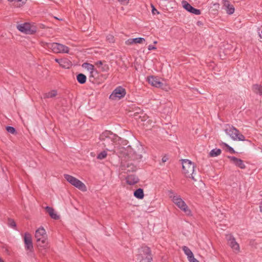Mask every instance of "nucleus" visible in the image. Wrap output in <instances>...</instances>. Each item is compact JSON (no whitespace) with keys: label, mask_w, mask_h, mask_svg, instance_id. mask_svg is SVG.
Listing matches in <instances>:
<instances>
[{"label":"nucleus","mask_w":262,"mask_h":262,"mask_svg":"<svg viewBox=\"0 0 262 262\" xmlns=\"http://www.w3.org/2000/svg\"><path fill=\"white\" fill-rule=\"evenodd\" d=\"M103 64V63L101 61H98L95 62V65L97 66L98 68H100Z\"/></svg>","instance_id":"40"},{"label":"nucleus","mask_w":262,"mask_h":262,"mask_svg":"<svg viewBox=\"0 0 262 262\" xmlns=\"http://www.w3.org/2000/svg\"><path fill=\"white\" fill-rule=\"evenodd\" d=\"M97 74V73H96V72H90V75H89L90 80H91L92 78L94 79V77H95V75Z\"/></svg>","instance_id":"39"},{"label":"nucleus","mask_w":262,"mask_h":262,"mask_svg":"<svg viewBox=\"0 0 262 262\" xmlns=\"http://www.w3.org/2000/svg\"><path fill=\"white\" fill-rule=\"evenodd\" d=\"M41 45L46 49L51 50L54 53H68L69 48L67 46L57 42H41Z\"/></svg>","instance_id":"2"},{"label":"nucleus","mask_w":262,"mask_h":262,"mask_svg":"<svg viewBox=\"0 0 262 262\" xmlns=\"http://www.w3.org/2000/svg\"><path fill=\"white\" fill-rule=\"evenodd\" d=\"M168 197L178 208L184 212L187 215H191V211L181 195L175 192L172 190L167 191Z\"/></svg>","instance_id":"1"},{"label":"nucleus","mask_w":262,"mask_h":262,"mask_svg":"<svg viewBox=\"0 0 262 262\" xmlns=\"http://www.w3.org/2000/svg\"><path fill=\"white\" fill-rule=\"evenodd\" d=\"M0 262H4L1 258H0Z\"/></svg>","instance_id":"50"},{"label":"nucleus","mask_w":262,"mask_h":262,"mask_svg":"<svg viewBox=\"0 0 262 262\" xmlns=\"http://www.w3.org/2000/svg\"><path fill=\"white\" fill-rule=\"evenodd\" d=\"M224 144H225V145L226 147H228V150H229V151L230 152L232 153V154H234V153H235V150H234V149H233L232 147H231L229 146L228 144H226V143H224Z\"/></svg>","instance_id":"36"},{"label":"nucleus","mask_w":262,"mask_h":262,"mask_svg":"<svg viewBox=\"0 0 262 262\" xmlns=\"http://www.w3.org/2000/svg\"><path fill=\"white\" fill-rule=\"evenodd\" d=\"M55 61L57 62L60 67L64 68H69L70 65L69 61L67 59H57L56 58Z\"/></svg>","instance_id":"19"},{"label":"nucleus","mask_w":262,"mask_h":262,"mask_svg":"<svg viewBox=\"0 0 262 262\" xmlns=\"http://www.w3.org/2000/svg\"><path fill=\"white\" fill-rule=\"evenodd\" d=\"M106 156L107 152L106 151L104 150L98 155L97 158L99 160H102L105 159L106 157Z\"/></svg>","instance_id":"30"},{"label":"nucleus","mask_w":262,"mask_h":262,"mask_svg":"<svg viewBox=\"0 0 262 262\" xmlns=\"http://www.w3.org/2000/svg\"><path fill=\"white\" fill-rule=\"evenodd\" d=\"M260 211H262L261 207H260Z\"/></svg>","instance_id":"51"},{"label":"nucleus","mask_w":262,"mask_h":262,"mask_svg":"<svg viewBox=\"0 0 262 262\" xmlns=\"http://www.w3.org/2000/svg\"><path fill=\"white\" fill-rule=\"evenodd\" d=\"M82 67L83 68L86 69L88 71L90 72H96V73H97V70L95 69L94 66L89 63L84 62L82 64Z\"/></svg>","instance_id":"21"},{"label":"nucleus","mask_w":262,"mask_h":262,"mask_svg":"<svg viewBox=\"0 0 262 262\" xmlns=\"http://www.w3.org/2000/svg\"><path fill=\"white\" fill-rule=\"evenodd\" d=\"M63 176L68 182L79 190L83 191L86 190V187L84 184L77 178L68 174H64Z\"/></svg>","instance_id":"6"},{"label":"nucleus","mask_w":262,"mask_h":262,"mask_svg":"<svg viewBox=\"0 0 262 262\" xmlns=\"http://www.w3.org/2000/svg\"><path fill=\"white\" fill-rule=\"evenodd\" d=\"M126 183L129 185H134L139 182L138 178L135 174L128 175L126 178Z\"/></svg>","instance_id":"17"},{"label":"nucleus","mask_w":262,"mask_h":262,"mask_svg":"<svg viewBox=\"0 0 262 262\" xmlns=\"http://www.w3.org/2000/svg\"><path fill=\"white\" fill-rule=\"evenodd\" d=\"M78 82L80 84H84L86 82V77L83 74H79L76 76Z\"/></svg>","instance_id":"24"},{"label":"nucleus","mask_w":262,"mask_h":262,"mask_svg":"<svg viewBox=\"0 0 262 262\" xmlns=\"http://www.w3.org/2000/svg\"><path fill=\"white\" fill-rule=\"evenodd\" d=\"M25 248L26 251L32 253L33 252V246L32 243V238L31 234L26 232L24 234V237Z\"/></svg>","instance_id":"9"},{"label":"nucleus","mask_w":262,"mask_h":262,"mask_svg":"<svg viewBox=\"0 0 262 262\" xmlns=\"http://www.w3.org/2000/svg\"><path fill=\"white\" fill-rule=\"evenodd\" d=\"M228 158L236 166L241 169H245L246 168V166L242 160L233 156H228Z\"/></svg>","instance_id":"14"},{"label":"nucleus","mask_w":262,"mask_h":262,"mask_svg":"<svg viewBox=\"0 0 262 262\" xmlns=\"http://www.w3.org/2000/svg\"><path fill=\"white\" fill-rule=\"evenodd\" d=\"M133 41L135 43H143L145 41V40L144 38L138 37L133 38Z\"/></svg>","instance_id":"31"},{"label":"nucleus","mask_w":262,"mask_h":262,"mask_svg":"<svg viewBox=\"0 0 262 262\" xmlns=\"http://www.w3.org/2000/svg\"><path fill=\"white\" fill-rule=\"evenodd\" d=\"M6 130L8 132L11 134H14L15 133V129L12 126H7Z\"/></svg>","instance_id":"34"},{"label":"nucleus","mask_w":262,"mask_h":262,"mask_svg":"<svg viewBox=\"0 0 262 262\" xmlns=\"http://www.w3.org/2000/svg\"><path fill=\"white\" fill-rule=\"evenodd\" d=\"M252 90L255 93L262 95V85L258 84H253Z\"/></svg>","instance_id":"22"},{"label":"nucleus","mask_w":262,"mask_h":262,"mask_svg":"<svg viewBox=\"0 0 262 262\" xmlns=\"http://www.w3.org/2000/svg\"><path fill=\"white\" fill-rule=\"evenodd\" d=\"M182 5L183 8H185L188 12L195 15H200L201 14L200 10L194 8L187 2L185 1H183Z\"/></svg>","instance_id":"13"},{"label":"nucleus","mask_w":262,"mask_h":262,"mask_svg":"<svg viewBox=\"0 0 262 262\" xmlns=\"http://www.w3.org/2000/svg\"><path fill=\"white\" fill-rule=\"evenodd\" d=\"M228 244L235 253H238L240 251L239 244L236 242L235 238L231 235L228 234L226 236Z\"/></svg>","instance_id":"10"},{"label":"nucleus","mask_w":262,"mask_h":262,"mask_svg":"<svg viewBox=\"0 0 262 262\" xmlns=\"http://www.w3.org/2000/svg\"><path fill=\"white\" fill-rule=\"evenodd\" d=\"M106 149L107 150H110V151H111V150H113L111 147H110V148H106Z\"/></svg>","instance_id":"47"},{"label":"nucleus","mask_w":262,"mask_h":262,"mask_svg":"<svg viewBox=\"0 0 262 262\" xmlns=\"http://www.w3.org/2000/svg\"><path fill=\"white\" fill-rule=\"evenodd\" d=\"M157 42H157V41H154V44H157Z\"/></svg>","instance_id":"49"},{"label":"nucleus","mask_w":262,"mask_h":262,"mask_svg":"<svg viewBox=\"0 0 262 262\" xmlns=\"http://www.w3.org/2000/svg\"><path fill=\"white\" fill-rule=\"evenodd\" d=\"M183 172L184 175L187 177L191 178L193 181H196L194 176V164L190 160L188 159L182 160Z\"/></svg>","instance_id":"4"},{"label":"nucleus","mask_w":262,"mask_h":262,"mask_svg":"<svg viewBox=\"0 0 262 262\" xmlns=\"http://www.w3.org/2000/svg\"><path fill=\"white\" fill-rule=\"evenodd\" d=\"M57 91L55 90H52L49 92L44 95V98H51L55 97L57 95Z\"/></svg>","instance_id":"25"},{"label":"nucleus","mask_w":262,"mask_h":262,"mask_svg":"<svg viewBox=\"0 0 262 262\" xmlns=\"http://www.w3.org/2000/svg\"><path fill=\"white\" fill-rule=\"evenodd\" d=\"M125 95V89L121 86H119L113 91L109 98L112 100L120 99L123 98Z\"/></svg>","instance_id":"8"},{"label":"nucleus","mask_w":262,"mask_h":262,"mask_svg":"<svg viewBox=\"0 0 262 262\" xmlns=\"http://www.w3.org/2000/svg\"><path fill=\"white\" fill-rule=\"evenodd\" d=\"M134 196L139 199H142L144 198L143 190L142 188H138L134 193Z\"/></svg>","instance_id":"23"},{"label":"nucleus","mask_w":262,"mask_h":262,"mask_svg":"<svg viewBox=\"0 0 262 262\" xmlns=\"http://www.w3.org/2000/svg\"><path fill=\"white\" fill-rule=\"evenodd\" d=\"M221 154V150L218 148L212 149L209 152V156L211 157H214L220 155Z\"/></svg>","instance_id":"26"},{"label":"nucleus","mask_w":262,"mask_h":262,"mask_svg":"<svg viewBox=\"0 0 262 262\" xmlns=\"http://www.w3.org/2000/svg\"><path fill=\"white\" fill-rule=\"evenodd\" d=\"M147 80L149 84L156 88H161L163 84L162 83L159 78L154 76H150L147 77Z\"/></svg>","instance_id":"12"},{"label":"nucleus","mask_w":262,"mask_h":262,"mask_svg":"<svg viewBox=\"0 0 262 262\" xmlns=\"http://www.w3.org/2000/svg\"><path fill=\"white\" fill-rule=\"evenodd\" d=\"M157 48L156 47L151 45H150L148 46V50H149V51H151V50H156Z\"/></svg>","instance_id":"41"},{"label":"nucleus","mask_w":262,"mask_h":262,"mask_svg":"<svg viewBox=\"0 0 262 262\" xmlns=\"http://www.w3.org/2000/svg\"><path fill=\"white\" fill-rule=\"evenodd\" d=\"M182 249L184 253L187 256L188 259L193 255L192 251L186 246H183Z\"/></svg>","instance_id":"27"},{"label":"nucleus","mask_w":262,"mask_h":262,"mask_svg":"<svg viewBox=\"0 0 262 262\" xmlns=\"http://www.w3.org/2000/svg\"><path fill=\"white\" fill-rule=\"evenodd\" d=\"M108 39L110 40V41H112V42H113L114 41V37L113 36H110L108 38Z\"/></svg>","instance_id":"45"},{"label":"nucleus","mask_w":262,"mask_h":262,"mask_svg":"<svg viewBox=\"0 0 262 262\" xmlns=\"http://www.w3.org/2000/svg\"><path fill=\"white\" fill-rule=\"evenodd\" d=\"M188 260L190 262H200L198 259L194 258L193 255L190 256V257L188 258Z\"/></svg>","instance_id":"38"},{"label":"nucleus","mask_w":262,"mask_h":262,"mask_svg":"<svg viewBox=\"0 0 262 262\" xmlns=\"http://www.w3.org/2000/svg\"><path fill=\"white\" fill-rule=\"evenodd\" d=\"M136 259L137 262H151L152 255L150 248L144 246L139 248L136 255Z\"/></svg>","instance_id":"3"},{"label":"nucleus","mask_w":262,"mask_h":262,"mask_svg":"<svg viewBox=\"0 0 262 262\" xmlns=\"http://www.w3.org/2000/svg\"><path fill=\"white\" fill-rule=\"evenodd\" d=\"M133 43H135L134 41H133V38L128 39L125 41V44L126 45H131Z\"/></svg>","instance_id":"37"},{"label":"nucleus","mask_w":262,"mask_h":262,"mask_svg":"<svg viewBox=\"0 0 262 262\" xmlns=\"http://www.w3.org/2000/svg\"><path fill=\"white\" fill-rule=\"evenodd\" d=\"M110 135H111V133L106 131L103 133L100 136V139L104 141L103 144L105 147H109L110 145H113L114 144L113 140L109 137Z\"/></svg>","instance_id":"11"},{"label":"nucleus","mask_w":262,"mask_h":262,"mask_svg":"<svg viewBox=\"0 0 262 262\" xmlns=\"http://www.w3.org/2000/svg\"><path fill=\"white\" fill-rule=\"evenodd\" d=\"M8 1L9 2H14V3L15 0H8Z\"/></svg>","instance_id":"48"},{"label":"nucleus","mask_w":262,"mask_h":262,"mask_svg":"<svg viewBox=\"0 0 262 262\" xmlns=\"http://www.w3.org/2000/svg\"><path fill=\"white\" fill-rule=\"evenodd\" d=\"M16 28L20 32L26 34H33L36 31V27L28 23L17 25Z\"/></svg>","instance_id":"7"},{"label":"nucleus","mask_w":262,"mask_h":262,"mask_svg":"<svg viewBox=\"0 0 262 262\" xmlns=\"http://www.w3.org/2000/svg\"><path fill=\"white\" fill-rule=\"evenodd\" d=\"M8 225L10 227L15 228L16 227V223L13 220H9L8 221Z\"/></svg>","instance_id":"33"},{"label":"nucleus","mask_w":262,"mask_h":262,"mask_svg":"<svg viewBox=\"0 0 262 262\" xmlns=\"http://www.w3.org/2000/svg\"><path fill=\"white\" fill-rule=\"evenodd\" d=\"M37 246L40 247H42L46 248L48 247V241L47 239V236L40 238L36 240Z\"/></svg>","instance_id":"18"},{"label":"nucleus","mask_w":262,"mask_h":262,"mask_svg":"<svg viewBox=\"0 0 262 262\" xmlns=\"http://www.w3.org/2000/svg\"><path fill=\"white\" fill-rule=\"evenodd\" d=\"M213 6L214 7V8L216 9H217L219 8L220 7V4L219 3H214L213 4Z\"/></svg>","instance_id":"43"},{"label":"nucleus","mask_w":262,"mask_h":262,"mask_svg":"<svg viewBox=\"0 0 262 262\" xmlns=\"http://www.w3.org/2000/svg\"><path fill=\"white\" fill-rule=\"evenodd\" d=\"M46 236H47V234H46V231L43 227L39 228L35 231V237L36 240L40 238H42V237H44Z\"/></svg>","instance_id":"16"},{"label":"nucleus","mask_w":262,"mask_h":262,"mask_svg":"<svg viewBox=\"0 0 262 262\" xmlns=\"http://www.w3.org/2000/svg\"><path fill=\"white\" fill-rule=\"evenodd\" d=\"M137 167L133 164H128L127 166L126 170L128 172H134L137 170Z\"/></svg>","instance_id":"28"},{"label":"nucleus","mask_w":262,"mask_h":262,"mask_svg":"<svg viewBox=\"0 0 262 262\" xmlns=\"http://www.w3.org/2000/svg\"><path fill=\"white\" fill-rule=\"evenodd\" d=\"M167 160H168V158L166 156L163 157L162 159V161L164 163L166 161H167Z\"/></svg>","instance_id":"44"},{"label":"nucleus","mask_w":262,"mask_h":262,"mask_svg":"<svg viewBox=\"0 0 262 262\" xmlns=\"http://www.w3.org/2000/svg\"><path fill=\"white\" fill-rule=\"evenodd\" d=\"M155 12H156L157 13H159V12H158L157 10L154 7L152 9V12L153 14H155Z\"/></svg>","instance_id":"46"},{"label":"nucleus","mask_w":262,"mask_h":262,"mask_svg":"<svg viewBox=\"0 0 262 262\" xmlns=\"http://www.w3.org/2000/svg\"><path fill=\"white\" fill-rule=\"evenodd\" d=\"M223 7H225L226 12L228 14H232L234 12V7L230 4L227 0H223Z\"/></svg>","instance_id":"15"},{"label":"nucleus","mask_w":262,"mask_h":262,"mask_svg":"<svg viewBox=\"0 0 262 262\" xmlns=\"http://www.w3.org/2000/svg\"><path fill=\"white\" fill-rule=\"evenodd\" d=\"M26 0H15L14 3V6L16 7L22 6L25 3Z\"/></svg>","instance_id":"29"},{"label":"nucleus","mask_w":262,"mask_h":262,"mask_svg":"<svg viewBox=\"0 0 262 262\" xmlns=\"http://www.w3.org/2000/svg\"><path fill=\"white\" fill-rule=\"evenodd\" d=\"M45 209L51 218L54 220H58L59 218V216L55 212V211L53 208L49 206H47L45 208Z\"/></svg>","instance_id":"20"},{"label":"nucleus","mask_w":262,"mask_h":262,"mask_svg":"<svg viewBox=\"0 0 262 262\" xmlns=\"http://www.w3.org/2000/svg\"><path fill=\"white\" fill-rule=\"evenodd\" d=\"M100 68L103 72H107L109 70L108 66L106 64H103Z\"/></svg>","instance_id":"35"},{"label":"nucleus","mask_w":262,"mask_h":262,"mask_svg":"<svg viewBox=\"0 0 262 262\" xmlns=\"http://www.w3.org/2000/svg\"><path fill=\"white\" fill-rule=\"evenodd\" d=\"M225 133L233 140L245 141V136L240 134L239 130L233 126L227 125L225 129Z\"/></svg>","instance_id":"5"},{"label":"nucleus","mask_w":262,"mask_h":262,"mask_svg":"<svg viewBox=\"0 0 262 262\" xmlns=\"http://www.w3.org/2000/svg\"><path fill=\"white\" fill-rule=\"evenodd\" d=\"M134 159L137 161H140L142 158V156L141 154H139L135 152L133 155Z\"/></svg>","instance_id":"32"},{"label":"nucleus","mask_w":262,"mask_h":262,"mask_svg":"<svg viewBox=\"0 0 262 262\" xmlns=\"http://www.w3.org/2000/svg\"><path fill=\"white\" fill-rule=\"evenodd\" d=\"M118 1L121 2L122 4L125 5L128 3L129 0H118Z\"/></svg>","instance_id":"42"}]
</instances>
